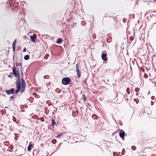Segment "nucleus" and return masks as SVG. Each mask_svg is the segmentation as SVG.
Returning <instances> with one entry per match:
<instances>
[{"label": "nucleus", "mask_w": 156, "mask_h": 156, "mask_svg": "<svg viewBox=\"0 0 156 156\" xmlns=\"http://www.w3.org/2000/svg\"><path fill=\"white\" fill-rule=\"evenodd\" d=\"M30 38L31 41H32L34 42L35 39L36 38V35L35 34H34L32 36H30Z\"/></svg>", "instance_id": "nucleus-6"}, {"label": "nucleus", "mask_w": 156, "mask_h": 156, "mask_svg": "<svg viewBox=\"0 0 156 156\" xmlns=\"http://www.w3.org/2000/svg\"><path fill=\"white\" fill-rule=\"evenodd\" d=\"M52 143H53V144H55V142H52Z\"/></svg>", "instance_id": "nucleus-29"}, {"label": "nucleus", "mask_w": 156, "mask_h": 156, "mask_svg": "<svg viewBox=\"0 0 156 156\" xmlns=\"http://www.w3.org/2000/svg\"><path fill=\"white\" fill-rule=\"evenodd\" d=\"M62 134H58L56 137V138L59 137L60 136H62Z\"/></svg>", "instance_id": "nucleus-19"}, {"label": "nucleus", "mask_w": 156, "mask_h": 156, "mask_svg": "<svg viewBox=\"0 0 156 156\" xmlns=\"http://www.w3.org/2000/svg\"><path fill=\"white\" fill-rule=\"evenodd\" d=\"M134 100L135 101H136V103L137 104L138 103V101H136L137 100L136 99H134Z\"/></svg>", "instance_id": "nucleus-22"}, {"label": "nucleus", "mask_w": 156, "mask_h": 156, "mask_svg": "<svg viewBox=\"0 0 156 156\" xmlns=\"http://www.w3.org/2000/svg\"><path fill=\"white\" fill-rule=\"evenodd\" d=\"M83 99H84V101H85L86 100V98H83Z\"/></svg>", "instance_id": "nucleus-25"}, {"label": "nucleus", "mask_w": 156, "mask_h": 156, "mask_svg": "<svg viewBox=\"0 0 156 156\" xmlns=\"http://www.w3.org/2000/svg\"><path fill=\"white\" fill-rule=\"evenodd\" d=\"M12 72L16 77H17L18 76L17 80L15 82L16 86L17 89L15 91V93L17 94L19 91L21 93H23L26 87L25 82L23 79L22 78L21 79L22 84L21 87L19 73L18 69L17 70L16 69L14 65L13 67Z\"/></svg>", "instance_id": "nucleus-1"}, {"label": "nucleus", "mask_w": 156, "mask_h": 156, "mask_svg": "<svg viewBox=\"0 0 156 156\" xmlns=\"http://www.w3.org/2000/svg\"><path fill=\"white\" fill-rule=\"evenodd\" d=\"M76 70H79V65L78 64H77L76 65Z\"/></svg>", "instance_id": "nucleus-18"}, {"label": "nucleus", "mask_w": 156, "mask_h": 156, "mask_svg": "<svg viewBox=\"0 0 156 156\" xmlns=\"http://www.w3.org/2000/svg\"><path fill=\"white\" fill-rule=\"evenodd\" d=\"M26 51V48H24V49H23V52H25Z\"/></svg>", "instance_id": "nucleus-21"}, {"label": "nucleus", "mask_w": 156, "mask_h": 156, "mask_svg": "<svg viewBox=\"0 0 156 156\" xmlns=\"http://www.w3.org/2000/svg\"><path fill=\"white\" fill-rule=\"evenodd\" d=\"M13 120L14 122H15L16 121V120H14L13 119Z\"/></svg>", "instance_id": "nucleus-26"}, {"label": "nucleus", "mask_w": 156, "mask_h": 156, "mask_svg": "<svg viewBox=\"0 0 156 156\" xmlns=\"http://www.w3.org/2000/svg\"><path fill=\"white\" fill-rule=\"evenodd\" d=\"M126 91L127 92L128 94H130V88H129L128 87L127 88Z\"/></svg>", "instance_id": "nucleus-15"}, {"label": "nucleus", "mask_w": 156, "mask_h": 156, "mask_svg": "<svg viewBox=\"0 0 156 156\" xmlns=\"http://www.w3.org/2000/svg\"><path fill=\"white\" fill-rule=\"evenodd\" d=\"M122 154L123 155H124V152H122Z\"/></svg>", "instance_id": "nucleus-27"}, {"label": "nucleus", "mask_w": 156, "mask_h": 156, "mask_svg": "<svg viewBox=\"0 0 156 156\" xmlns=\"http://www.w3.org/2000/svg\"><path fill=\"white\" fill-rule=\"evenodd\" d=\"M101 57L102 59L104 61H106L107 60V57L106 53H102L101 54Z\"/></svg>", "instance_id": "nucleus-4"}, {"label": "nucleus", "mask_w": 156, "mask_h": 156, "mask_svg": "<svg viewBox=\"0 0 156 156\" xmlns=\"http://www.w3.org/2000/svg\"><path fill=\"white\" fill-rule=\"evenodd\" d=\"M82 97H83V98H85V95L84 94H83L82 95Z\"/></svg>", "instance_id": "nucleus-24"}, {"label": "nucleus", "mask_w": 156, "mask_h": 156, "mask_svg": "<svg viewBox=\"0 0 156 156\" xmlns=\"http://www.w3.org/2000/svg\"><path fill=\"white\" fill-rule=\"evenodd\" d=\"M7 108V107H5V108Z\"/></svg>", "instance_id": "nucleus-32"}, {"label": "nucleus", "mask_w": 156, "mask_h": 156, "mask_svg": "<svg viewBox=\"0 0 156 156\" xmlns=\"http://www.w3.org/2000/svg\"><path fill=\"white\" fill-rule=\"evenodd\" d=\"M52 143H53V144H55V142H52Z\"/></svg>", "instance_id": "nucleus-28"}, {"label": "nucleus", "mask_w": 156, "mask_h": 156, "mask_svg": "<svg viewBox=\"0 0 156 156\" xmlns=\"http://www.w3.org/2000/svg\"><path fill=\"white\" fill-rule=\"evenodd\" d=\"M140 88L138 87L136 88L135 89V91L136 92H138L140 90Z\"/></svg>", "instance_id": "nucleus-16"}, {"label": "nucleus", "mask_w": 156, "mask_h": 156, "mask_svg": "<svg viewBox=\"0 0 156 156\" xmlns=\"http://www.w3.org/2000/svg\"><path fill=\"white\" fill-rule=\"evenodd\" d=\"M3 126V125H2H2H1V126Z\"/></svg>", "instance_id": "nucleus-31"}, {"label": "nucleus", "mask_w": 156, "mask_h": 156, "mask_svg": "<svg viewBox=\"0 0 156 156\" xmlns=\"http://www.w3.org/2000/svg\"><path fill=\"white\" fill-rule=\"evenodd\" d=\"M136 95H138V94L137 93L136 94Z\"/></svg>", "instance_id": "nucleus-30"}, {"label": "nucleus", "mask_w": 156, "mask_h": 156, "mask_svg": "<svg viewBox=\"0 0 156 156\" xmlns=\"http://www.w3.org/2000/svg\"><path fill=\"white\" fill-rule=\"evenodd\" d=\"M77 73V76L79 78H80L81 75V72L80 70H76Z\"/></svg>", "instance_id": "nucleus-8"}, {"label": "nucleus", "mask_w": 156, "mask_h": 156, "mask_svg": "<svg viewBox=\"0 0 156 156\" xmlns=\"http://www.w3.org/2000/svg\"><path fill=\"white\" fill-rule=\"evenodd\" d=\"M8 77H10L11 78H12V76L10 75H9L8 76Z\"/></svg>", "instance_id": "nucleus-23"}, {"label": "nucleus", "mask_w": 156, "mask_h": 156, "mask_svg": "<svg viewBox=\"0 0 156 156\" xmlns=\"http://www.w3.org/2000/svg\"><path fill=\"white\" fill-rule=\"evenodd\" d=\"M71 81V80L69 77H65L62 79V83L64 85H67L70 84Z\"/></svg>", "instance_id": "nucleus-2"}, {"label": "nucleus", "mask_w": 156, "mask_h": 156, "mask_svg": "<svg viewBox=\"0 0 156 156\" xmlns=\"http://www.w3.org/2000/svg\"><path fill=\"white\" fill-rule=\"evenodd\" d=\"M92 117L93 118V119H97L98 118V117L97 116V115H96L94 114H93L92 115Z\"/></svg>", "instance_id": "nucleus-13"}, {"label": "nucleus", "mask_w": 156, "mask_h": 156, "mask_svg": "<svg viewBox=\"0 0 156 156\" xmlns=\"http://www.w3.org/2000/svg\"><path fill=\"white\" fill-rule=\"evenodd\" d=\"M62 39L59 38L58 39L57 41H56V42L58 44H60L62 42Z\"/></svg>", "instance_id": "nucleus-10"}, {"label": "nucleus", "mask_w": 156, "mask_h": 156, "mask_svg": "<svg viewBox=\"0 0 156 156\" xmlns=\"http://www.w3.org/2000/svg\"><path fill=\"white\" fill-rule=\"evenodd\" d=\"M51 123H52V125L53 126H54L55 124H56V122L55 120L53 119H52L51 120Z\"/></svg>", "instance_id": "nucleus-12"}, {"label": "nucleus", "mask_w": 156, "mask_h": 156, "mask_svg": "<svg viewBox=\"0 0 156 156\" xmlns=\"http://www.w3.org/2000/svg\"><path fill=\"white\" fill-rule=\"evenodd\" d=\"M33 145L30 144V143H29V145L28 146L27 148V150L28 151H30L31 149V147H33Z\"/></svg>", "instance_id": "nucleus-9"}, {"label": "nucleus", "mask_w": 156, "mask_h": 156, "mask_svg": "<svg viewBox=\"0 0 156 156\" xmlns=\"http://www.w3.org/2000/svg\"><path fill=\"white\" fill-rule=\"evenodd\" d=\"M24 58L25 60H27L29 58V56L28 55H25L24 56Z\"/></svg>", "instance_id": "nucleus-11"}, {"label": "nucleus", "mask_w": 156, "mask_h": 156, "mask_svg": "<svg viewBox=\"0 0 156 156\" xmlns=\"http://www.w3.org/2000/svg\"><path fill=\"white\" fill-rule=\"evenodd\" d=\"M14 98L13 97L11 96L9 98V100L11 101Z\"/></svg>", "instance_id": "nucleus-20"}, {"label": "nucleus", "mask_w": 156, "mask_h": 156, "mask_svg": "<svg viewBox=\"0 0 156 156\" xmlns=\"http://www.w3.org/2000/svg\"><path fill=\"white\" fill-rule=\"evenodd\" d=\"M76 25V23H73L71 25V28H73L74 26Z\"/></svg>", "instance_id": "nucleus-14"}, {"label": "nucleus", "mask_w": 156, "mask_h": 156, "mask_svg": "<svg viewBox=\"0 0 156 156\" xmlns=\"http://www.w3.org/2000/svg\"><path fill=\"white\" fill-rule=\"evenodd\" d=\"M119 133L120 137L122 139H124L125 134V132L123 130H122L121 132H120Z\"/></svg>", "instance_id": "nucleus-5"}, {"label": "nucleus", "mask_w": 156, "mask_h": 156, "mask_svg": "<svg viewBox=\"0 0 156 156\" xmlns=\"http://www.w3.org/2000/svg\"><path fill=\"white\" fill-rule=\"evenodd\" d=\"M16 42V39H15L14 41L13 42L12 44V47L13 49V51H15V44Z\"/></svg>", "instance_id": "nucleus-7"}, {"label": "nucleus", "mask_w": 156, "mask_h": 156, "mask_svg": "<svg viewBox=\"0 0 156 156\" xmlns=\"http://www.w3.org/2000/svg\"><path fill=\"white\" fill-rule=\"evenodd\" d=\"M14 91V88H11L9 90H6L5 91L6 93L8 94L9 95L10 94H13Z\"/></svg>", "instance_id": "nucleus-3"}, {"label": "nucleus", "mask_w": 156, "mask_h": 156, "mask_svg": "<svg viewBox=\"0 0 156 156\" xmlns=\"http://www.w3.org/2000/svg\"><path fill=\"white\" fill-rule=\"evenodd\" d=\"M131 93H132V90H131Z\"/></svg>", "instance_id": "nucleus-33"}, {"label": "nucleus", "mask_w": 156, "mask_h": 156, "mask_svg": "<svg viewBox=\"0 0 156 156\" xmlns=\"http://www.w3.org/2000/svg\"><path fill=\"white\" fill-rule=\"evenodd\" d=\"M132 149L133 150H135L136 149V147L135 146H133L132 147Z\"/></svg>", "instance_id": "nucleus-17"}]
</instances>
